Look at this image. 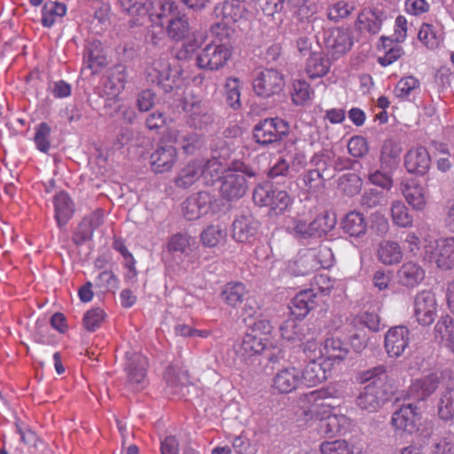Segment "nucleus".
<instances>
[{
	"instance_id": "16",
	"label": "nucleus",
	"mask_w": 454,
	"mask_h": 454,
	"mask_svg": "<svg viewBox=\"0 0 454 454\" xmlns=\"http://www.w3.org/2000/svg\"><path fill=\"white\" fill-rule=\"evenodd\" d=\"M214 197L208 192H199L189 196L182 203L184 218L194 221L207 215L212 207Z\"/></svg>"
},
{
	"instance_id": "48",
	"label": "nucleus",
	"mask_w": 454,
	"mask_h": 454,
	"mask_svg": "<svg viewBox=\"0 0 454 454\" xmlns=\"http://www.w3.org/2000/svg\"><path fill=\"white\" fill-rule=\"evenodd\" d=\"M391 216L393 223L399 227L408 228L412 225L413 216L410 214L404 202L401 200H395L392 203Z\"/></svg>"
},
{
	"instance_id": "57",
	"label": "nucleus",
	"mask_w": 454,
	"mask_h": 454,
	"mask_svg": "<svg viewBox=\"0 0 454 454\" xmlns=\"http://www.w3.org/2000/svg\"><path fill=\"white\" fill-rule=\"evenodd\" d=\"M435 336L449 342L454 336V319L450 315L442 316L434 326Z\"/></svg>"
},
{
	"instance_id": "39",
	"label": "nucleus",
	"mask_w": 454,
	"mask_h": 454,
	"mask_svg": "<svg viewBox=\"0 0 454 454\" xmlns=\"http://www.w3.org/2000/svg\"><path fill=\"white\" fill-rule=\"evenodd\" d=\"M403 194L406 201L415 210H423L427 201L424 188L415 180H410L403 184Z\"/></svg>"
},
{
	"instance_id": "51",
	"label": "nucleus",
	"mask_w": 454,
	"mask_h": 454,
	"mask_svg": "<svg viewBox=\"0 0 454 454\" xmlns=\"http://www.w3.org/2000/svg\"><path fill=\"white\" fill-rule=\"evenodd\" d=\"M352 324L356 328L365 326L372 332H379L380 317L375 309H368L355 317Z\"/></svg>"
},
{
	"instance_id": "7",
	"label": "nucleus",
	"mask_w": 454,
	"mask_h": 454,
	"mask_svg": "<svg viewBox=\"0 0 454 454\" xmlns=\"http://www.w3.org/2000/svg\"><path fill=\"white\" fill-rule=\"evenodd\" d=\"M326 254L333 258L331 249L327 247L320 248L317 254L309 252L299 253L294 260L289 261L288 272L298 277L309 275L321 268H328L331 263H324L320 259Z\"/></svg>"
},
{
	"instance_id": "32",
	"label": "nucleus",
	"mask_w": 454,
	"mask_h": 454,
	"mask_svg": "<svg viewBox=\"0 0 454 454\" xmlns=\"http://www.w3.org/2000/svg\"><path fill=\"white\" fill-rule=\"evenodd\" d=\"M300 380V373L294 368L280 370L273 379V387L281 394H287L296 389Z\"/></svg>"
},
{
	"instance_id": "29",
	"label": "nucleus",
	"mask_w": 454,
	"mask_h": 454,
	"mask_svg": "<svg viewBox=\"0 0 454 454\" xmlns=\"http://www.w3.org/2000/svg\"><path fill=\"white\" fill-rule=\"evenodd\" d=\"M425 276V270L419 263L413 262L403 263L396 273L398 284L410 289L421 284Z\"/></svg>"
},
{
	"instance_id": "60",
	"label": "nucleus",
	"mask_w": 454,
	"mask_h": 454,
	"mask_svg": "<svg viewBox=\"0 0 454 454\" xmlns=\"http://www.w3.org/2000/svg\"><path fill=\"white\" fill-rule=\"evenodd\" d=\"M322 454H353V450L345 440L324 442L320 446Z\"/></svg>"
},
{
	"instance_id": "2",
	"label": "nucleus",
	"mask_w": 454,
	"mask_h": 454,
	"mask_svg": "<svg viewBox=\"0 0 454 454\" xmlns=\"http://www.w3.org/2000/svg\"><path fill=\"white\" fill-rule=\"evenodd\" d=\"M356 380L359 384H366L359 392L356 404L368 412H376L390 402L395 393L394 384L383 364L361 371Z\"/></svg>"
},
{
	"instance_id": "8",
	"label": "nucleus",
	"mask_w": 454,
	"mask_h": 454,
	"mask_svg": "<svg viewBox=\"0 0 454 454\" xmlns=\"http://www.w3.org/2000/svg\"><path fill=\"white\" fill-rule=\"evenodd\" d=\"M161 69L153 67L148 71L147 81L157 82V85L162 89L164 93H170L182 88L184 83L183 69L180 66L165 67L160 66Z\"/></svg>"
},
{
	"instance_id": "37",
	"label": "nucleus",
	"mask_w": 454,
	"mask_h": 454,
	"mask_svg": "<svg viewBox=\"0 0 454 454\" xmlns=\"http://www.w3.org/2000/svg\"><path fill=\"white\" fill-rule=\"evenodd\" d=\"M247 294L248 292L243 283L229 282L223 286L220 296L227 306L237 308Z\"/></svg>"
},
{
	"instance_id": "35",
	"label": "nucleus",
	"mask_w": 454,
	"mask_h": 454,
	"mask_svg": "<svg viewBox=\"0 0 454 454\" xmlns=\"http://www.w3.org/2000/svg\"><path fill=\"white\" fill-rule=\"evenodd\" d=\"M322 356L333 362H340L347 357L348 348L339 337L326 338L319 350Z\"/></svg>"
},
{
	"instance_id": "13",
	"label": "nucleus",
	"mask_w": 454,
	"mask_h": 454,
	"mask_svg": "<svg viewBox=\"0 0 454 454\" xmlns=\"http://www.w3.org/2000/svg\"><path fill=\"white\" fill-rule=\"evenodd\" d=\"M127 78V67L121 64L115 65L108 70L107 75L102 77L101 85L96 88L95 92L100 98H104V95L118 97L125 88Z\"/></svg>"
},
{
	"instance_id": "53",
	"label": "nucleus",
	"mask_w": 454,
	"mask_h": 454,
	"mask_svg": "<svg viewBox=\"0 0 454 454\" xmlns=\"http://www.w3.org/2000/svg\"><path fill=\"white\" fill-rule=\"evenodd\" d=\"M226 237V231L220 225H209L200 234L202 244L208 247H216Z\"/></svg>"
},
{
	"instance_id": "59",
	"label": "nucleus",
	"mask_w": 454,
	"mask_h": 454,
	"mask_svg": "<svg viewBox=\"0 0 454 454\" xmlns=\"http://www.w3.org/2000/svg\"><path fill=\"white\" fill-rule=\"evenodd\" d=\"M164 376L171 387L185 386L189 382L188 372L176 366H168Z\"/></svg>"
},
{
	"instance_id": "40",
	"label": "nucleus",
	"mask_w": 454,
	"mask_h": 454,
	"mask_svg": "<svg viewBox=\"0 0 454 454\" xmlns=\"http://www.w3.org/2000/svg\"><path fill=\"white\" fill-rule=\"evenodd\" d=\"M227 170L244 176L248 184H251L252 181L254 183L261 176L260 168L244 158L232 160L228 165Z\"/></svg>"
},
{
	"instance_id": "1",
	"label": "nucleus",
	"mask_w": 454,
	"mask_h": 454,
	"mask_svg": "<svg viewBox=\"0 0 454 454\" xmlns=\"http://www.w3.org/2000/svg\"><path fill=\"white\" fill-rule=\"evenodd\" d=\"M160 12L155 14L160 25L166 26V33L171 41L182 42L176 52L178 60H189L206 41V35L199 30H192L186 14L179 11L177 4L167 0L159 3Z\"/></svg>"
},
{
	"instance_id": "26",
	"label": "nucleus",
	"mask_w": 454,
	"mask_h": 454,
	"mask_svg": "<svg viewBox=\"0 0 454 454\" xmlns=\"http://www.w3.org/2000/svg\"><path fill=\"white\" fill-rule=\"evenodd\" d=\"M259 226L260 223L252 215H240L232 223L231 236L239 243L251 242Z\"/></svg>"
},
{
	"instance_id": "14",
	"label": "nucleus",
	"mask_w": 454,
	"mask_h": 454,
	"mask_svg": "<svg viewBox=\"0 0 454 454\" xmlns=\"http://www.w3.org/2000/svg\"><path fill=\"white\" fill-rule=\"evenodd\" d=\"M110 5L105 1H87V29L96 35L105 32L109 24Z\"/></svg>"
},
{
	"instance_id": "4",
	"label": "nucleus",
	"mask_w": 454,
	"mask_h": 454,
	"mask_svg": "<svg viewBox=\"0 0 454 454\" xmlns=\"http://www.w3.org/2000/svg\"><path fill=\"white\" fill-rule=\"evenodd\" d=\"M452 378H454V372L450 369L431 372L412 381L408 395L418 401H426L440 386L443 387V383Z\"/></svg>"
},
{
	"instance_id": "54",
	"label": "nucleus",
	"mask_w": 454,
	"mask_h": 454,
	"mask_svg": "<svg viewBox=\"0 0 454 454\" xmlns=\"http://www.w3.org/2000/svg\"><path fill=\"white\" fill-rule=\"evenodd\" d=\"M313 93L310 85L304 80H295L293 82L292 100L296 106H303Z\"/></svg>"
},
{
	"instance_id": "42",
	"label": "nucleus",
	"mask_w": 454,
	"mask_h": 454,
	"mask_svg": "<svg viewBox=\"0 0 454 454\" xmlns=\"http://www.w3.org/2000/svg\"><path fill=\"white\" fill-rule=\"evenodd\" d=\"M331 62L323 52H313L307 59L306 72L310 78L325 76L330 69Z\"/></svg>"
},
{
	"instance_id": "21",
	"label": "nucleus",
	"mask_w": 454,
	"mask_h": 454,
	"mask_svg": "<svg viewBox=\"0 0 454 454\" xmlns=\"http://www.w3.org/2000/svg\"><path fill=\"white\" fill-rule=\"evenodd\" d=\"M183 108L189 114V125L196 129H202L215 120L214 113L201 100H185Z\"/></svg>"
},
{
	"instance_id": "58",
	"label": "nucleus",
	"mask_w": 454,
	"mask_h": 454,
	"mask_svg": "<svg viewBox=\"0 0 454 454\" xmlns=\"http://www.w3.org/2000/svg\"><path fill=\"white\" fill-rule=\"evenodd\" d=\"M418 38L427 48H437L441 43V36L434 30L431 24L423 23L418 34Z\"/></svg>"
},
{
	"instance_id": "63",
	"label": "nucleus",
	"mask_w": 454,
	"mask_h": 454,
	"mask_svg": "<svg viewBox=\"0 0 454 454\" xmlns=\"http://www.w3.org/2000/svg\"><path fill=\"white\" fill-rule=\"evenodd\" d=\"M348 153L355 158H362L369 152L368 141L363 136H355L348 143Z\"/></svg>"
},
{
	"instance_id": "30",
	"label": "nucleus",
	"mask_w": 454,
	"mask_h": 454,
	"mask_svg": "<svg viewBox=\"0 0 454 454\" xmlns=\"http://www.w3.org/2000/svg\"><path fill=\"white\" fill-rule=\"evenodd\" d=\"M340 228L350 238L363 239L367 232V221L362 213L356 210L349 211L341 219Z\"/></svg>"
},
{
	"instance_id": "45",
	"label": "nucleus",
	"mask_w": 454,
	"mask_h": 454,
	"mask_svg": "<svg viewBox=\"0 0 454 454\" xmlns=\"http://www.w3.org/2000/svg\"><path fill=\"white\" fill-rule=\"evenodd\" d=\"M66 13V4L59 2L47 3L42 10V25L45 27H51L58 19L64 17Z\"/></svg>"
},
{
	"instance_id": "5",
	"label": "nucleus",
	"mask_w": 454,
	"mask_h": 454,
	"mask_svg": "<svg viewBox=\"0 0 454 454\" xmlns=\"http://www.w3.org/2000/svg\"><path fill=\"white\" fill-rule=\"evenodd\" d=\"M424 259L434 262L441 270L454 267V238L434 239L424 247Z\"/></svg>"
},
{
	"instance_id": "10",
	"label": "nucleus",
	"mask_w": 454,
	"mask_h": 454,
	"mask_svg": "<svg viewBox=\"0 0 454 454\" xmlns=\"http://www.w3.org/2000/svg\"><path fill=\"white\" fill-rule=\"evenodd\" d=\"M422 414L419 408L413 403L401 405L394 411L391 424L396 429L410 434L419 430Z\"/></svg>"
},
{
	"instance_id": "9",
	"label": "nucleus",
	"mask_w": 454,
	"mask_h": 454,
	"mask_svg": "<svg viewBox=\"0 0 454 454\" xmlns=\"http://www.w3.org/2000/svg\"><path fill=\"white\" fill-rule=\"evenodd\" d=\"M231 56V49L223 43H208L197 55L196 65L200 69L218 70L222 68Z\"/></svg>"
},
{
	"instance_id": "38",
	"label": "nucleus",
	"mask_w": 454,
	"mask_h": 454,
	"mask_svg": "<svg viewBox=\"0 0 454 454\" xmlns=\"http://www.w3.org/2000/svg\"><path fill=\"white\" fill-rule=\"evenodd\" d=\"M123 12H128L132 17L146 18L153 21L154 15L153 3L152 0H118Z\"/></svg>"
},
{
	"instance_id": "3",
	"label": "nucleus",
	"mask_w": 454,
	"mask_h": 454,
	"mask_svg": "<svg viewBox=\"0 0 454 454\" xmlns=\"http://www.w3.org/2000/svg\"><path fill=\"white\" fill-rule=\"evenodd\" d=\"M290 124L279 117L261 119L253 127V140L259 145L266 147L285 141L290 135Z\"/></svg>"
},
{
	"instance_id": "12",
	"label": "nucleus",
	"mask_w": 454,
	"mask_h": 454,
	"mask_svg": "<svg viewBox=\"0 0 454 454\" xmlns=\"http://www.w3.org/2000/svg\"><path fill=\"white\" fill-rule=\"evenodd\" d=\"M413 307L414 317L419 325L428 326L435 320L437 301L432 291L419 292L414 297Z\"/></svg>"
},
{
	"instance_id": "61",
	"label": "nucleus",
	"mask_w": 454,
	"mask_h": 454,
	"mask_svg": "<svg viewBox=\"0 0 454 454\" xmlns=\"http://www.w3.org/2000/svg\"><path fill=\"white\" fill-rule=\"evenodd\" d=\"M256 11H261L264 15L273 16L285 11L283 0H255Z\"/></svg>"
},
{
	"instance_id": "50",
	"label": "nucleus",
	"mask_w": 454,
	"mask_h": 454,
	"mask_svg": "<svg viewBox=\"0 0 454 454\" xmlns=\"http://www.w3.org/2000/svg\"><path fill=\"white\" fill-rule=\"evenodd\" d=\"M202 168H203V175L202 176L205 179V183L207 185H212L215 180H220L225 170L223 171V166L222 162L216 159L212 158L206 162L202 160Z\"/></svg>"
},
{
	"instance_id": "23",
	"label": "nucleus",
	"mask_w": 454,
	"mask_h": 454,
	"mask_svg": "<svg viewBox=\"0 0 454 454\" xmlns=\"http://www.w3.org/2000/svg\"><path fill=\"white\" fill-rule=\"evenodd\" d=\"M110 63L109 49L98 40L90 42L87 46V69L91 71V75L100 74Z\"/></svg>"
},
{
	"instance_id": "18",
	"label": "nucleus",
	"mask_w": 454,
	"mask_h": 454,
	"mask_svg": "<svg viewBox=\"0 0 454 454\" xmlns=\"http://www.w3.org/2000/svg\"><path fill=\"white\" fill-rule=\"evenodd\" d=\"M249 184L244 176L225 170L221 178L220 194L228 200L233 201L241 199L247 192Z\"/></svg>"
},
{
	"instance_id": "64",
	"label": "nucleus",
	"mask_w": 454,
	"mask_h": 454,
	"mask_svg": "<svg viewBox=\"0 0 454 454\" xmlns=\"http://www.w3.org/2000/svg\"><path fill=\"white\" fill-rule=\"evenodd\" d=\"M290 204L291 198L286 191L274 189L272 193V201L269 207L275 212V214L283 213Z\"/></svg>"
},
{
	"instance_id": "6",
	"label": "nucleus",
	"mask_w": 454,
	"mask_h": 454,
	"mask_svg": "<svg viewBox=\"0 0 454 454\" xmlns=\"http://www.w3.org/2000/svg\"><path fill=\"white\" fill-rule=\"evenodd\" d=\"M286 84L284 74L273 68L260 71L253 80V90L256 96L269 98L279 95Z\"/></svg>"
},
{
	"instance_id": "47",
	"label": "nucleus",
	"mask_w": 454,
	"mask_h": 454,
	"mask_svg": "<svg viewBox=\"0 0 454 454\" xmlns=\"http://www.w3.org/2000/svg\"><path fill=\"white\" fill-rule=\"evenodd\" d=\"M241 81L237 77H228L224 84L225 102L233 110L241 107L240 102Z\"/></svg>"
},
{
	"instance_id": "24",
	"label": "nucleus",
	"mask_w": 454,
	"mask_h": 454,
	"mask_svg": "<svg viewBox=\"0 0 454 454\" xmlns=\"http://www.w3.org/2000/svg\"><path fill=\"white\" fill-rule=\"evenodd\" d=\"M431 166V157L425 146L412 147L404 155L406 170L416 176H425Z\"/></svg>"
},
{
	"instance_id": "52",
	"label": "nucleus",
	"mask_w": 454,
	"mask_h": 454,
	"mask_svg": "<svg viewBox=\"0 0 454 454\" xmlns=\"http://www.w3.org/2000/svg\"><path fill=\"white\" fill-rule=\"evenodd\" d=\"M34 142L37 150L47 153L51 149V129L46 122L39 123L35 129Z\"/></svg>"
},
{
	"instance_id": "11",
	"label": "nucleus",
	"mask_w": 454,
	"mask_h": 454,
	"mask_svg": "<svg viewBox=\"0 0 454 454\" xmlns=\"http://www.w3.org/2000/svg\"><path fill=\"white\" fill-rule=\"evenodd\" d=\"M329 160L330 156L324 153H316L312 157L310 163L316 168L306 171L302 176V181L309 191H319L325 186V181L332 177V174L328 172Z\"/></svg>"
},
{
	"instance_id": "25",
	"label": "nucleus",
	"mask_w": 454,
	"mask_h": 454,
	"mask_svg": "<svg viewBox=\"0 0 454 454\" xmlns=\"http://www.w3.org/2000/svg\"><path fill=\"white\" fill-rule=\"evenodd\" d=\"M320 297L312 289L300 291L291 300L290 312L297 319L304 318L311 310L319 306Z\"/></svg>"
},
{
	"instance_id": "49",
	"label": "nucleus",
	"mask_w": 454,
	"mask_h": 454,
	"mask_svg": "<svg viewBox=\"0 0 454 454\" xmlns=\"http://www.w3.org/2000/svg\"><path fill=\"white\" fill-rule=\"evenodd\" d=\"M245 12L244 4L235 0H227L222 7L223 20L226 24L235 23L244 17Z\"/></svg>"
},
{
	"instance_id": "46",
	"label": "nucleus",
	"mask_w": 454,
	"mask_h": 454,
	"mask_svg": "<svg viewBox=\"0 0 454 454\" xmlns=\"http://www.w3.org/2000/svg\"><path fill=\"white\" fill-rule=\"evenodd\" d=\"M336 224L335 218H331L327 212L318 215L309 223V236L311 238H320L331 231Z\"/></svg>"
},
{
	"instance_id": "31",
	"label": "nucleus",
	"mask_w": 454,
	"mask_h": 454,
	"mask_svg": "<svg viewBox=\"0 0 454 454\" xmlns=\"http://www.w3.org/2000/svg\"><path fill=\"white\" fill-rule=\"evenodd\" d=\"M201 160H192L182 168L174 182L178 188L187 189L195 184L203 175Z\"/></svg>"
},
{
	"instance_id": "43",
	"label": "nucleus",
	"mask_w": 454,
	"mask_h": 454,
	"mask_svg": "<svg viewBox=\"0 0 454 454\" xmlns=\"http://www.w3.org/2000/svg\"><path fill=\"white\" fill-rule=\"evenodd\" d=\"M378 257L382 263L392 265L402 260L403 253L397 242L384 240L380 244Z\"/></svg>"
},
{
	"instance_id": "44",
	"label": "nucleus",
	"mask_w": 454,
	"mask_h": 454,
	"mask_svg": "<svg viewBox=\"0 0 454 454\" xmlns=\"http://www.w3.org/2000/svg\"><path fill=\"white\" fill-rule=\"evenodd\" d=\"M176 142L181 146L185 154L192 155L202 147L204 139L200 134L191 131L178 133Z\"/></svg>"
},
{
	"instance_id": "62",
	"label": "nucleus",
	"mask_w": 454,
	"mask_h": 454,
	"mask_svg": "<svg viewBox=\"0 0 454 454\" xmlns=\"http://www.w3.org/2000/svg\"><path fill=\"white\" fill-rule=\"evenodd\" d=\"M360 22L364 24V28L371 34H377L382 26L383 12L378 11H371L365 16L364 20L359 19Z\"/></svg>"
},
{
	"instance_id": "55",
	"label": "nucleus",
	"mask_w": 454,
	"mask_h": 454,
	"mask_svg": "<svg viewBox=\"0 0 454 454\" xmlns=\"http://www.w3.org/2000/svg\"><path fill=\"white\" fill-rule=\"evenodd\" d=\"M274 188L270 182L258 184L253 192V200L260 207H269L272 201Z\"/></svg>"
},
{
	"instance_id": "56",
	"label": "nucleus",
	"mask_w": 454,
	"mask_h": 454,
	"mask_svg": "<svg viewBox=\"0 0 454 454\" xmlns=\"http://www.w3.org/2000/svg\"><path fill=\"white\" fill-rule=\"evenodd\" d=\"M339 184L347 195L354 196L360 192L363 181L356 174H345L340 177Z\"/></svg>"
},
{
	"instance_id": "22",
	"label": "nucleus",
	"mask_w": 454,
	"mask_h": 454,
	"mask_svg": "<svg viewBox=\"0 0 454 454\" xmlns=\"http://www.w3.org/2000/svg\"><path fill=\"white\" fill-rule=\"evenodd\" d=\"M410 343V330L403 325L391 327L385 334V348L391 357L403 355Z\"/></svg>"
},
{
	"instance_id": "36",
	"label": "nucleus",
	"mask_w": 454,
	"mask_h": 454,
	"mask_svg": "<svg viewBox=\"0 0 454 454\" xmlns=\"http://www.w3.org/2000/svg\"><path fill=\"white\" fill-rule=\"evenodd\" d=\"M402 153L400 144L394 139H386L380 150V164L384 169L395 168L399 161Z\"/></svg>"
},
{
	"instance_id": "20",
	"label": "nucleus",
	"mask_w": 454,
	"mask_h": 454,
	"mask_svg": "<svg viewBox=\"0 0 454 454\" xmlns=\"http://www.w3.org/2000/svg\"><path fill=\"white\" fill-rule=\"evenodd\" d=\"M325 43L333 58L339 59L351 49L353 38L348 29L337 27L325 33Z\"/></svg>"
},
{
	"instance_id": "34",
	"label": "nucleus",
	"mask_w": 454,
	"mask_h": 454,
	"mask_svg": "<svg viewBox=\"0 0 454 454\" xmlns=\"http://www.w3.org/2000/svg\"><path fill=\"white\" fill-rule=\"evenodd\" d=\"M327 379V372L321 362L311 359L301 371L300 380L307 387H315Z\"/></svg>"
},
{
	"instance_id": "27",
	"label": "nucleus",
	"mask_w": 454,
	"mask_h": 454,
	"mask_svg": "<svg viewBox=\"0 0 454 454\" xmlns=\"http://www.w3.org/2000/svg\"><path fill=\"white\" fill-rule=\"evenodd\" d=\"M306 330H308V327L304 324L296 323L293 319L284 321L279 327V332L283 339L293 343L297 341L303 343L306 341L304 350L306 348H316L317 343L315 340L307 338Z\"/></svg>"
},
{
	"instance_id": "28",
	"label": "nucleus",
	"mask_w": 454,
	"mask_h": 454,
	"mask_svg": "<svg viewBox=\"0 0 454 454\" xmlns=\"http://www.w3.org/2000/svg\"><path fill=\"white\" fill-rule=\"evenodd\" d=\"M344 395L343 384L335 382L325 387L309 392L306 396L309 403H313V406L317 407H334L329 399H340Z\"/></svg>"
},
{
	"instance_id": "17",
	"label": "nucleus",
	"mask_w": 454,
	"mask_h": 454,
	"mask_svg": "<svg viewBox=\"0 0 454 454\" xmlns=\"http://www.w3.org/2000/svg\"><path fill=\"white\" fill-rule=\"evenodd\" d=\"M177 159L176 148L168 141L161 139L150 156L153 172L165 173L172 169Z\"/></svg>"
},
{
	"instance_id": "19",
	"label": "nucleus",
	"mask_w": 454,
	"mask_h": 454,
	"mask_svg": "<svg viewBox=\"0 0 454 454\" xmlns=\"http://www.w3.org/2000/svg\"><path fill=\"white\" fill-rule=\"evenodd\" d=\"M126 358L127 383L136 389L143 388L148 364L146 357L140 353L126 352Z\"/></svg>"
},
{
	"instance_id": "41",
	"label": "nucleus",
	"mask_w": 454,
	"mask_h": 454,
	"mask_svg": "<svg viewBox=\"0 0 454 454\" xmlns=\"http://www.w3.org/2000/svg\"><path fill=\"white\" fill-rule=\"evenodd\" d=\"M113 248L119 252L124 259V268L128 272L124 275L125 281H133L137 276L136 269V260L132 254L128 250L125 241L122 238L114 236L113 242Z\"/></svg>"
},
{
	"instance_id": "15",
	"label": "nucleus",
	"mask_w": 454,
	"mask_h": 454,
	"mask_svg": "<svg viewBox=\"0 0 454 454\" xmlns=\"http://www.w3.org/2000/svg\"><path fill=\"white\" fill-rule=\"evenodd\" d=\"M270 345V342H267V339H262L247 332L243 336L241 341H238L233 345V349L237 359L240 363H247L253 356H262Z\"/></svg>"
},
{
	"instance_id": "33",
	"label": "nucleus",
	"mask_w": 454,
	"mask_h": 454,
	"mask_svg": "<svg viewBox=\"0 0 454 454\" xmlns=\"http://www.w3.org/2000/svg\"><path fill=\"white\" fill-rule=\"evenodd\" d=\"M55 219L59 225H65L74 213V204L65 192L57 193L53 198Z\"/></svg>"
}]
</instances>
